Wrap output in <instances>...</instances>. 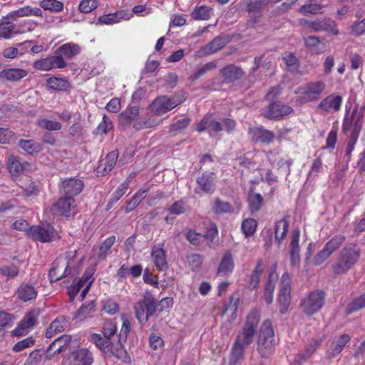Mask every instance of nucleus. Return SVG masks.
Listing matches in <instances>:
<instances>
[{"instance_id":"603ef678","label":"nucleus","mask_w":365,"mask_h":365,"mask_svg":"<svg viewBox=\"0 0 365 365\" xmlns=\"http://www.w3.org/2000/svg\"><path fill=\"white\" fill-rule=\"evenodd\" d=\"M289 223L285 219L278 220L275 224V238L280 241L286 236Z\"/></svg>"},{"instance_id":"9d476101","label":"nucleus","mask_w":365,"mask_h":365,"mask_svg":"<svg viewBox=\"0 0 365 365\" xmlns=\"http://www.w3.org/2000/svg\"><path fill=\"white\" fill-rule=\"evenodd\" d=\"M324 293L322 291H314L307 295L302 302L303 312L312 315L319 311L324 305Z\"/></svg>"},{"instance_id":"72a5a7b5","label":"nucleus","mask_w":365,"mask_h":365,"mask_svg":"<svg viewBox=\"0 0 365 365\" xmlns=\"http://www.w3.org/2000/svg\"><path fill=\"white\" fill-rule=\"evenodd\" d=\"M306 46L314 53L324 52L327 47L326 43L315 36H308L304 39Z\"/></svg>"},{"instance_id":"6ab92c4d","label":"nucleus","mask_w":365,"mask_h":365,"mask_svg":"<svg viewBox=\"0 0 365 365\" xmlns=\"http://www.w3.org/2000/svg\"><path fill=\"white\" fill-rule=\"evenodd\" d=\"M350 340L351 336L347 334L335 336L327 350L328 356L332 358L339 356Z\"/></svg>"},{"instance_id":"4468645a","label":"nucleus","mask_w":365,"mask_h":365,"mask_svg":"<svg viewBox=\"0 0 365 365\" xmlns=\"http://www.w3.org/2000/svg\"><path fill=\"white\" fill-rule=\"evenodd\" d=\"M363 110L358 111L354 109L350 117L346 115L343 122V130L346 132L352 128V134L358 135L361 129L363 124Z\"/></svg>"},{"instance_id":"7ed1b4c3","label":"nucleus","mask_w":365,"mask_h":365,"mask_svg":"<svg viewBox=\"0 0 365 365\" xmlns=\"http://www.w3.org/2000/svg\"><path fill=\"white\" fill-rule=\"evenodd\" d=\"M276 344L272 324L269 320H265L259 328L257 350L262 357H268L274 352Z\"/></svg>"},{"instance_id":"09e8293b","label":"nucleus","mask_w":365,"mask_h":365,"mask_svg":"<svg viewBox=\"0 0 365 365\" xmlns=\"http://www.w3.org/2000/svg\"><path fill=\"white\" fill-rule=\"evenodd\" d=\"M248 202L252 212H256L260 210L263 205V197L259 193L251 192L248 196Z\"/></svg>"},{"instance_id":"a18cd8bd","label":"nucleus","mask_w":365,"mask_h":365,"mask_svg":"<svg viewBox=\"0 0 365 365\" xmlns=\"http://www.w3.org/2000/svg\"><path fill=\"white\" fill-rule=\"evenodd\" d=\"M345 237L342 235H336L332 237L324 245V247L331 255L336 252L344 242Z\"/></svg>"},{"instance_id":"f8f14e48","label":"nucleus","mask_w":365,"mask_h":365,"mask_svg":"<svg viewBox=\"0 0 365 365\" xmlns=\"http://www.w3.org/2000/svg\"><path fill=\"white\" fill-rule=\"evenodd\" d=\"M92 277V273L86 272L84 275L82 277V278L76 282H73L68 288V294L69 295L70 298L71 299H73L76 294L78 293L80 289L85 286V288L83 289L81 297V299H83L87 294L88 292L89 291L91 284L93 282Z\"/></svg>"},{"instance_id":"20e7f679","label":"nucleus","mask_w":365,"mask_h":365,"mask_svg":"<svg viewBox=\"0 0 365 365\" xmlns=\"http://www.w3.org/2000/svg\"><path fill=\"white\" fill-rule=\"evenodd\" d=\"M326 88V83L322 81H312L299 86L296 93L302 96L296 99L299 106L318 100Z\"/></svg>"},{"instance_id":"8fccbe9b","label":"nucleus","mask_w":365,"mask_h":365,"mask_svg":"<svg viewBox=\"0 0 365 365\" xmlns=\"http://www.w3.org/2000/svg\"><path fill=\"white\" fill-rule=\"evenodd\" d=\"M148 192V190H139L132 198V200L128 202L127 206L125 207V212H130L133 211L145 198Z\"/></svg>"},{"instance_id":"f257e3e1","label":"nucleus","mask_w":365,"mask_h":365,"mask_svg":"<svg viewBox=\"0 0 365 365\" xmlns=\"http://www.w3.org/2000/svg\"><path fill=\"white\" fill-rule=\"evenodd\" d=\"M102 329L103 336L98 334H93L90 336L91 341L106 355L113 356L118 359L123 358L125 351L123 345L117 340L116 323L112 320L106 321Z\"/></svg>"},{"instance_id":"58836bf2","label":"nucleus","mask_w":365,"mask_h":365,"mask_svg":"<svg viewBox=\"0 0 365 365\" xmlns=\"http://www.w3.org/2000/svg\"><path fill=\"white\" fill-rule=\"evenodd\" d=\"M19 146L28 154H34L42 150L43 146L34 140H21Z\"/></svg>"},{"instance_id":"69168bd1","label":"nucleus","mask_w":365,"mask_h":365,"mask_svg":"<svg viewBox=\"0 0 365 365\" xmlns=\"http://www.w3.org/2000/svg\"><path fill=\"white\" fill-rule=\"evenodd\" d=\"M364 307H365V292L349 304L347 313H351Z\"/></svg>"},{"instance_id":"0e129e2a","label":"nucleus","mask_w":365,"mask_h":365,"mask_svg":"<svg viewBox=\"0 0 365 365\" xmlns=\"http://www.w3.org/2000/svg\"><path fill=\"white\" fill-rule=\"evenodd\" d=\"M122 326L120 330L119 334L117 335V340H119L120 343L123 344V342L126 341L128 334L130 331V322L128 319L125 317H122Z\"/></svg>"},{"instance_id":"864d4df0","label":"nucleus","mask_w":365,"mask_h":365,"mask_svg":"<svg viewBox=\"0 0 365 365\" xmlns=\"http://www.w3.org/2000/svg\"><path fill=\"white\" fill-rule=\"evenodd\" d=\"M257 227V221L254 219L248 218L242 222L241 228L245 237H248L254 235Z\"/></svg>"},{"instance_id":"412c9836","label":"nucleus","mask_w":365,"mask_h":365,"mask_svg":"<svg viewBox=\"0 0 365 365\" xmlns=\"http://www.w3.org/2000/svg\"><path fill=\"white\" fill-rule=\"evenodd\" d=\"M83 188V183L81 180L69 178L62 181L61 190L68 197H73L78 195Z\"/></svg>"},{"instance_id":"ddd939ff","label":"nucleus","mask_w":365,"mask_h":365,"mask_svg":"<svg viewBox=\"0 0 365 365\" xmlns=\"http://www.w3.org/2000/svg\"><path fill=\"white\" fill-rule=\"evenodd\" d=\"M343 98L340 95L332 93L323 98L317 108L326 113H334L339 111L342 104Z\"/></svg>"},{"instance_id":"c756f323","label":"nucleus","mask_w":365,"mask_h":365,"mask_svg":"<svg viewBox=\"0 0 365 365\" xmlns=\"http://www.w3.org/2000/svg\"><path fill=\"white\" fill-rule=\"evenodd\" d=\"M159 115H153L150 111L146 117L140 118V121H135L134 128L141 130L145 128H151L158 126L162 123V120L159 119Z\"/></svg>"},{"instance_id":"f3484780","label":"nucleus","mask_w":365,"mask_h":365,"mask_svg":"<svg viewBox=\"0 0 365 365\" xmlns=\"http://www.w3.org/2000/svg\"><path fill=\"white\" fill-rule=\"evenodd\" d=\"M221 123L216 120L211 114H207L197 125L196 130L199 133L207 131L210 135L222 130Z\"/></svg>"},{"instance_id":"c9c22d12","label":"nucleus","mask_w":365,"mask_h":365,"mask_svg":"<svg viewBox=\"0 0 365 365\" xmlns=\"http://www.w3.org/2000/svg\"><path fill=\"white\" fill-rule=\"evenodd\" d=\"M71 337L70 335H63L61 337L56 339L51 345L48 349V354H50L51 351L53 354H60L66 349V347L71 342Z\"/></svg>"},{"instance_id":"473e14b6","label":"nucleus","mask_w":365,"mask_h":365,"mask_svg":"<svg viewBox=\"0 0 365 365\" xmlns=\"http://www.w3.org/2000/svg\"><path fill=\"white\" fill-rule=\"evenodd\" d=\"M75 365L91 364L93 361L92 354L87 349H81L72 353Z\"/></svg>"},{"instance_id":"39448f33","label":"nucleus","mask_w":365,"mask_h":365,"mask_svg":"<svg viewBox=\"0 0 365 365\" xmlns=\"http://www.w3.org/2000/svg\"><path fill=\"white\" fill-rule=\"evenodd\" d=\"M157 302L150 294H145L135 305V314L141 324L145 323L156 311Z\"/></svg>"},{"instance_id":"b1692460","label":"nucleus","mask_w":365,"mask_h":365,"mask_svg":"<svg viewBox=\"0 0 365 365\" xmlns=\"http://www.w3.org/2000/svg\"><path fill=\"white\" fill-rule=\"evenodd\" d=\"M31 16H42V11L38 7L25 6L17 10L11 11L6 16L9 19L16 21L18 18L27 17Z\"/></svg>"},{"instance_id":"5fc2aeb1","label":"nucleus","mask_w":365,"mask_h":365,"mask_svg":"<svg viewBox=\"0 0 365 365\" xmlns=\"http://www.w3.org/2000/svg\"><path fill=\"white\" fill-rule=\"evenodd\" d=\"M40 6L44 10L59 12L63 9V3L57 0H43Z\"/></svg>"},{"instance_id":"79ce46f5","label":"nucleus","mask_w":365,"mask_h":365,"mask_svg":"<svg viewBox=\"0 0 365 365\" xmlns=\"http://www.w3.org/2000/svg\"><path fill=\"white\" fill-rule=\"evenodd\" d=\"M263 270H264V267H263L262 260L258 259L257 262V265L250 275V279L249 282V287L251 289H255L257 288L259 282V279H260L262 273L263 272Z\"/></svg>"},{"instance_id":"338daca9","label":"nucleus","mask_w":365,"mask_h":365,"mask_svg":"<svg viewBox=\"0 0 365 365\" xmlns=\"http://www.w3.org/2000/svg\"><path fill=\"white\" fill-rule=\"evenodd\" d=\"M331 255V254L324 247L323 249L318 252L314 257L313 263L317 266L321 265L327 261Z\"/></svg>"},{"instance_id":"2eb2a0df","label":"nucleus","mask_w":365,"mask_h":365,"mask_svg":"<svg viewBox=\"0 0 365 365\" xmlns=\"http://www.w3.org/2000/svg\"><path fill=\"white\" fill-rule=\"evenodd\" d=\"M75 207L73 197L66 196L53 204L51 210L54 215L68 216L75 212Z\"/></svg>"},{"instance_id":"2f4dec72","label":"nucleus","mask_w":365,"mask_h":365,"mask_svg":"<svg viewBox=\"0 0 365 365\" xmlns=\"http://www.w3.org/2000/svg\"><path fill=\"white\" fill-rule=\"evenodd\" d=\"M81 51L80 46L70 42L66 43L58 47L55 53L61 54L65 58L70 59L78 55Z\"/></svg>"},{"instance_id":"423d86ee","label":"nucleus","mask_w":365,"mask_h":365,"mask_svg":"<svg viewBox=\"0 0 365 365\" xmlns=\"http://www.w3.org/2000/svg\"><path fill=\"white\" fill-rule=\"evenodd\" d=\"M258 316L256 314H250L242 330L237 334L235 342L246 347L253 342L256 327L258 324Z\"/></svg>"},{"instance_id":"dca6fc26","label":"nucleus","mask_w":365,"mask_h":365,"mask_svg":"<svg viewBox=\"0 0 365 365\" xmlns=\"http://www.w3.org/2000/svg\"><path fill=\"white\" fill-rule=\"evenodd\" d=\"M133 17V14L129 11L119 10L115 13L101 16L97 20V24L112 25L122 21H127Z\"/></svg>"},{"instance_id":"cd10ccee","label":"nucleus","mask_w":365,"mask_h":365,"mask_svg":"<svg viewBox=\"0 0 365 365\" xmlns=\"http://www.w3.org/2000/svg\"><path fill=\"white\" fill-rule=\"evenodd\" d=\"M6 165L9 172L11 175H20L29 166L27 162L21 163L18 157L12 153L7 155Z\"/></svg>"},{"instance_id":"de8ad7c7","label":"nucleus","mask_w":365,"mask_h":365,"mask_svg":"<svg viewBox=\"0 0 365 365\" xmlns=\"http://www.w3.org/2000/svg\"><path fill=\"white\" fill-rule=\"evenodd\" d=\"M96 306L93 302L83 304L75 314L74 318L78 321H82L90 317L95 311Z\"/></svg>"},{"instance_id":"7c9ffc66","label":"nucleus","mask_w":365,"mask_h":365,"mask_svg":"<svg viewBox=\"0 0 365 365\" xmlns=\"http://www.w3.org/2000/svg\"><path fill=\"white\" fill-rule=\"evenodd\" d=\"M28 71L22 68H6L0 73V78L10 81H19L26 77Z\"/></svg>"},{"instance_id":"bb28decb","label":"nucleus","mask_w":365,"mask_h":365,"mask_svg":"<svg viewBox=\"0 0 365 365\" xmlns=\"http://www.w3.org/2000/svg\"><path fill=\"white\" fill-rule=\"evenodd\" d=\"M118 157V153L116 150L108 153L106 158L99 163L96 169L98 175H104L110 172L115 165Z\"/></svg>"},{"instance_id":"1a4fd4ad","label":"nucleus","mask_w":365,"mask_h":365,"mask_svg":"<svg viewBox=\"0 0 365 365\" xmlns=\"http://www.w3.org/2000/svg\"><path fill=\"white\" fill-rule=\"evenodd\" d=\"M291 279L287 272H284L280 280L278 303L282 314L287 312L291 302Z\"/></svg>"},{"instance_id":"f704fd0d","label":"nucleus","mask_w":365,"mask_h":365,"mask_svg":"<svg viewBox=\"0 0 365 365\" xmlns=\"http://www.w3.org/2000/svg\"><path fill=\"white\" fill-rule=\"evenodd\" d=\"M67 326V321L64 317H58L53 321L46 331V336L51 338L56 334L63 331Z\"/></svg>"},{"instance_id":"c03bdc74","label":"nucleus","mask_w":365,"mask_h":365,"mask_svg":"<svg viewBox=\"0 0 365 365\" xmlns=\"http://www.w3.org/2000/svg\"><path fill=\"white\" fill-rule=\"evenodd\" d=\"M222 74L225 79L234 81L240 78L243 76V72L240 68L230 65L222 70Z\"/></svg>"},{"instance_id":"6e6d98bb","label":"nucleus","mask_w":365,"mask_h":365,"mask_svg":"<svg viewBox=\"0 0 365 365\" xmlns=\"http://www.w3.org/2000/svg\"><path fill=\"white\" fill-rule=\"evenodd\" d=\"M19 32L15 31V26L10 22H4L0 24V37L4 38H10L14 35L18 34Z\"/></svg>"},{"instance_id":"49530a36","label":"nucleus","mask_w":365,"mask_h":365,"mask_svg":"<svg viewBox=\"0 0 365 365\" xmlns=\"http://www.w3.org/2000/svg\"><path fill=\"white\" fill-rule=\"evenodd\" d=\"M322 8L321 4H318L317 0H310L299 9V12L303 15L316 14L320 12Z\"/></svg>"},{"instance_id":"774afa93","label":"nucleus","mask_w":365,"mask_h":365,"mask_svg":"<svg viewBox=\"0 0 365 365\" xmlns=\"http://www.w3.org/2000/svg\"><path fill=\"white\" fill-rule=\"evenodd\" d=\"M34 67L41 71H50L53 68L51 57L42 58L34 62Z\"/></svg>"},{"instance_id":"0eeeda50","label":"nucleus","mask_w":365,"mask_h":365,"mask_svg":"<svg viewBox=\"0 0 365 365\" xmlns=\"http://www.w3.org/2000/svg\"><path fill=\"white\" fill-rule=\"evenodd\" d=\"M182 102V101L178 96H163L158 97L150 103L149 110L153 115L160 116L175 108Z\"/></svg>"},{"instance_id":"393cba45","label":"nucleus","mask_w":365,"mask_h":365,"mask_svg":"<svg viewBox=\"0 0 365 365\" xmlns=\"http://www.w3.org/2000/svg\"><path fill=\"white\" fill-rule=\"evenodd\" d=\"M151 257L155 266L160 270H165L168 268L165 251L162 245H155L152 248Z\"/></svg>"},{"instance_id":"5701e85b","label":"nucleus","mask_w":365,"mask_h":365,"mask_svg":"<svg viewBox=\"0 0 365 365\" xmlns=\"http://www.w3.org/2000/svg\"><path fill=\"white\" fill-rule=\"evenodd\" d=\"M278 279V274H277V266L274 265L272 270L269 274L267 282H266L263 299L267 304H270L273 302V294L275 289V283Z\"/></svg>"},{"instance_id":"4c0bfd02","label":"nucleus","mask_w":365,"mask_h":365,"mask_svg":"<svg viewBox=\"0 0 365 365\" xmlns=\"http://www.w3.org/2000/svg\"><path fill=\"white\" fill-rule=\"evenodd\" d=\"M322 341V339H314L307 346L303 354H300L296 356V362H297L298 364H302L303 361H305L307 359H309L314 353L317 349L320 346Z\"/></svg>"},{"instance_id":"e2e57ef3","label":"nucleus","mask_w":365,"mask_h":365,"mask_svg":"<svg viewBox=\"0 0 365 365\" xmlns=\"http://www.w3.org/2000/svg\"><path fill=\"white\" fill-rule=\"evenodd\" d=\"M188 210V206L183 200H178L173 202L168 208V211L172 215H181Z\"/></svg>"},{"instance_id":"6e6552de","label":"nucleus","mask_w":365,"mask_h":365,"mask_svg":"<svg viewBox=\"0 0 365 365\" xmlns=\"http://www.w3.org/2000/svg\"><path fill=\"white\" fill-rule=\"evenodd\" d=\"M27 235L41 242H48L59 238L58 232L48 223L29 227Z\"/></svg>"},{"instance_id":"f03ea898","label":"nucleus","mask_w":365,"mask_h":365,"mask_svg":"<svg viewBox=\"0 0 365 365\" xmlns=\"http://www.w3.org/2000/svg\"><path fill=\"white\" fill-rule=\"evenodd\" d=\"M360 250L355 245L344 247L338 254L331 264V271L334 275H342L349 272L358 262Z\"/></svg>"},{"instance_id":"4be33fe9","label":"nucleus","mask_w":365,"mask_h":365,"mask_svg":"<svg viewBox=\"0 0 365 365\" xmlns=\"http://www.w3.org/2000/svg\"><path fill=\"white\" fill-rule=\"evenodd\" d=\"M230 41V38L228 36H217L200 51H198L196 56H202L214 53L224 47Z\"/></svg>"},{"instance_id":"bf43d9fd","label":"nucleus","mask_w":365,"mask_h":365,"mask_svg":"<svg viewBox=\"0 0 365 365\" xmlns=\"http://www.w3.org/2000/svg\"><path fill=\"white\" fill-rule=\"evenodd\" d=\"M212 209L217 214L227 213L232 211V207L230 203L218 198L215 200Z\"/></svg>"},{"instance_id":"9b49d317","label":"nucleus","mask_w":365,"mask_h":365,"mask_svg":"<svg viewBox=\"0 0 365 365\" xmlns=\"http://www.w3.org/2000/svg\"><path fill=\"white\" fill-rule=\"evenodd\" d=\"M39 314V309H33L28 312L19 322L17 327L12 331V335L21 336L26 334L36 324Z\"/></svg>"},{"instance_id":"a878e982","label":"nucleus","mask_w":365,"mask_h":365,"mask_svg":"<svg viewBox=\"0 0 365 365\" xmlns=\"http://www.w3.org/2000/svg\"><path fill=\"white\" fill-rule=\"evenodd\" d=\"M235 262L232 255L230 252H225L219 264L217 275L226 277L230 275L234 270Z\"/></svg>"},{"instance_id":"3c124183","label":"nucleus","mask_w":365,"mask_h":365,"mask_svg":"<svg viewBox=\"0 0 365 365\" xmlns=\"http://www.w3.org/2000/svg\"><path fill=\"white\" fill-rule=\"evenodd\" d=\"M212 14V9L205 6L196 7L192 13V17L195 20H207Z\"/></svg>"},{"instance_id":"a211bd4d","label":"nucleus","mask_w":365,"mask_h":365,"mask_svg":"<svg viewBox=\"0 0 365 365\" xmlns=\"http://www.w3.org/2000/svg\"><path fill=\"white\" fill-rule=\"evenodd\" d=\"M68 263L66 258L58 257L52 264V267L49 271V277L51 282H56L63 277L66 276Z\"/></svg>"},{"instance_id":"052dcab7","label":"nucleus","mask_w":365,"mask_h":365,"mask_svg":"<svg viewBox=\"0 0 365 365\" xmlns=\"http://www.w3.org/2000/svg\"><path fill=\"white\" fill-rule=\"evenodd\" d=\"M115 242V237L110 236L108 237L101 245L99 248L98 257L104 259L108 253V251Z\"/></svg>"},{"instance_id":"ea45409f","label":"nucleus","mask_w":365,"mask_h":365,"mask_svg":"<svg viewBox=\"0 0 365 365\" xmlns=\"http://www.w3.org/2000/svg\"><path fill=\"white\" fill-rule=\"evenodd\" d=\"M215 177L212 173L203 174L197 179L200 187L206 192H212L214 189Z\"/></svg>"},{"instance_id":"a19ab883","label":"nucleus","mask_w":365,"mask_h":365,"mask_svg":"<svg viewBox=\"0 0 365 365\" xmlns=\"http://www.w3.org/2000/svg\"><path fill=\"white\" fill-rule=\"evenodd\" d=\"M48 86L58 91H67L70 88L69 82L63 78L51 77L47 80Z\"/></svg>"},{"instance_id":"13d9d810","label":"nucleus","mask_w":365,"mask_h":365,"mask_svg":"<svg viewBox=\"0 0 365 365\" xmlns=\"http://www.w3.org/2000/svg\"><path fill=\"white\" fill-rule=\"evenodd\" d=\"M254 138L263 143H269L273 140L274 134L269 130L257 128L255 130Z\"/></svg>"},{"instance_id":"680f3d73","label":"nucleus","mask_w":365,"mask_h":365,"mask_svg":"<svg viewBox=\"0 0 365 365\" xmlns=\"http://www.w3.org/2000/svg\"><path fill=\"white\" fill-rule=\"evenodd\" d=\"M38 125L43 129L48 130H59L62 128L61 123L57 121L41 118L38 120Z\"/></svg>"},{"instance_id":"aec40b11","label":"nucleus","mask_w":365,"mask_h":365,"mask_svg":"<svg viewBox=\"0 0 365 365\" xmlns=\"http://www.w3.org/2000/svg\"><path fill=\"white\" fill-rule=\"evenodd\" d=\"M292 111V108L289 106L280 104L279 103H274L270 104L269 106L264 111V115L269 119H275L287 115Z\"/></svg>"},{"instance_id":"e433bc0d","label":"nucleus","mask_w":365,"mask_h":365,"mask_svg":"<svg viewBox=\"0 0 365 365\" xmlns=\"http://www.w3.org/2000/svg\"><path fill=\"white\" fill-rule=\"evenodd\" d=\"M17 297L23 302L34 300L37 297V291L29 284H22L18 289Z\"/></svg>"},{"instance_id":"c85d7f7f","label":"nucleus","mask_w":365,"mask_h":365,"mask_svg":"<svg viewBox=\"0 0 365 365\" xmlns=\"http://www.w3.org/2000/svg\"><path fill=\"white\" fill-rule=\"evenodd\" d=\"M139 108L137 106L128 107L120 114V122L123 125L133 124L134 127L135 121H140L138 118Z\"/></svg>"},{"instance_id":"37998d69","label":"nucleus","mask_w":365,"mask_h":365,"mask_svg":"<svg viewBox=\"0 0 365 365\" xmlns=\"http://www.w3.org/2000/svg\"><path fill=\"white\" fill-rule=\"evenodd\" d=\"M245 347L235 342L231 349L229 364L230 365H236L242 359Z\"/></svg>"},{"instance_id":"4d7b16f0","label":"nucleus","mask_w":365,"mask_h":365,"mask_svg":"<svg viewBox=\"0 0 365 365\" xmlns=\"http://www.w3.org/2000/svg\"><path fill=\"white\" fill-rule=\"evenodd\" d=\"M99 5V0H81L78 5V10L83 14H88L96 9Z\"/></svg>"}]
</instances>
